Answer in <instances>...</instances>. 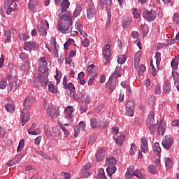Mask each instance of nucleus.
Returning a JSON list of instances; mask_svg holds the SVG:
<instances>
[{
  "label": "nucleus",
  "mask_w": 179,
  "mask_h": 179,
  "mask_svg": "<svg viewBox=\"0 0 179 179\" xmlns=\"http://www.w3.org/2000/svg\"><path fill=\"white\" fill-rule=\"evenodd\" d=\"M4 36L6 41H10V39L12 38V31L10 30L5 31Z\"/></svg>",
  "instance_id": "f704fd0d"
},
{
  "label": "nucleus",
  "mask_w": 179,
  "mask_h": 179,
  "mask_svg": "<svg viewBox=\"0 0 179 179\" xmlns=\"http://www.w3.org/2000/svg\"><path fill=\"white\" fill-rule=\"evenodd\" d=\"M154 152L155 155L160 156V153H162V148H160V144L159 143H155L154 145Z\"/></svg>",
  "instance_id": "7c9ffc66"
},
{
  "label": "nucleus",
  "mask_w": 179,
  "mask_h": 179,
  "mask_svg": "<svg viewBox=\"0 0 179 179\" xmlns=\"http://www.w3.org/2000/svg\"><path fill=\"white\" fill-rule=\"evenodd\" d=\"M61 176L64 177V178H61V179H69V178H71V174H69L68 173H65V172H62L61 173Z\"/></svg>",
  "instance_id": "69168bd1"
},
{
  "label": "nucleus",
  "mask_w": 179,
  "mask_h": 179,
  "mask_svg": "<svg viewBox=\"0 0 179 179\" xmlns=\"http://www.w3.org/2000/svg\"><path fill=\"white\" fill-rule=\"evenodd\" d=\"M79 111L80 114H83V113H86V111H87V105H86V103L80 105Z\"/></svg>",
  "instance_id": "a19ab883"
},
{
  "label": "nucleus",
  "mask_w": 179,
  "mask_h": 179,
  "mask_svg": "<svg viewBox=\"0 0 179 179\" xmlns=\"http://www.w3.org/2000/svg\"><path fill=\"white\" fill-rule=\"evenodd\" d=\"M34 96H28L24 101V107L26 108L25 110H29L31 106H33V103H34Z\"/></svg>",
  "instance_id": "dca6fc26"
},
{
  "label": "nucleus",
  "mask_w": 179,
  "mask_h": 179,
  "mask_svg": "<svg viewBox=\"0 0 179 179\" xmlns=\"http://www.w3.org/2000/svg\"><path fill=\"white\" fill-rule=\"evenodd\" d=\"M155 55L156 64L157 65H159L160 64V61H162V53H160V52H156Z\"/></svg>",
  "instance_id": "8fccbe9b"
},
{
  "label": "nucleus",
  "mask_w": 179,
  "mask_h": 179,
  "mask_svg": "<svg viewBox=\"0 0 179 179\" xmlns=\"http://www.w3.org/2000/svg\"><path fill=\"white\" fill-rule=\"evenodd\" d=\"M81 100L82 101H85V103H87L89 104V103H90V101H92V99L90 98V96H89V95H83Z\"/></svg>",
  "instance_id": "6e6d98bb"
},
{
  "label": "nucleus",
  "mask_w": 179,
  "mask_h": 179,
  "mask_svg": "<svg viewBox=\"0 0 179 179\" xmlns=\"http://www.w3.org/2000/svg\"><path fill=\"white\" fill-rule=\"evenodd\" d=\"M61 135V129L59 126H55V127H52V138L54 136H59Z\"/></svg>",
  "instance_id": "393cba45"
},
{
  "label": "nucleus",
  "mask_w": 179,
  "mask_h": 179,
  "mask_svg": "<svg viewBox=\"0 0 179 179\" xmlns=\"http://www.w3.org/2000/svg\"><path fill=\"white\" fill-rule=\"evenodd\" d=\"M36 127H37V124L33 123L30 129L28 130L29 135H40V130L38 129H36Z\"/></svg>",
  "instance_id": "a211bd4d"
},
{
  "label": "nucleus",
  "mask_w": 179,
  "mask_h": 179,
  "mask_svg": "<svg viewBox=\"0 0 179 179\" xmlns=\"http://www.w3.org/2000/svg\"><path fill=\"white\" fill-rule=\"evenodd\" d=\"M70 5H71V3H69V0H63L61 4V7H62L61 13H64V12H66Z\"/></svg>",
  "instance_id": "4be33fe9"
},
{
  "label": "nucleus",
  "mask_w": 179,
  "mask_h": 179,
  "mask_svg": "<svg viewBox=\"0 0 179 179\" xmlns=\"http://www.w3.org/2000/svg\"><path fill=\"white\" fill-rule=\"evenodd\" d=\"M142 145L141 146V150H143V153H146L148 152V139L145 138H142L141 139Z\"/></svg>",
  "instance_id": "b1692460"
},
{
  "label": "nucleus",
  "mask_w": 179,
  "mask_h": 179,
  "mask_svg": "<svg viewBox=\"0 0 179 179\" xmlns=\"http://www.w3.org/2000/svg\"><path fill=\"white\" fill-rule=\"evenodd\" d=\"M166 129V124L164 123H160L158 126L157 131L159 135H164V131Z\"/></svg>",
  "instance_id": "a878e982"
},
{
  "label": "nucleus",
  "mask_w": 179,
  "mask_h": 179,
  "mask_svg": "<svg viewBox=\"0 0 179 179\" xmlns=\"http://www.w3.org/2000/svg\"><path fill=\"white\" fill-rule=\"evenodd\" d=\"M96 179H107V176H106V173H104V169L103 168H101L99 170Z\"/></svg>",
  "instance_id": "2f4dec72"
},
{
  "label": "nucleus",
  "mask_w": 179,
  "mask_h": 179,
  "mask_svg": "<svg viewBox=\"0 0 179 179\" xmlns=\"http://www.w3.org/2000/svg\"><path fill=\"white\" fill-rule=\"evenodd\" d=\"M135 153H136V145H135L134 143H132L131 145L129 155H130V156H134V155H135Z\"/></svg>",
  "instance_id": "58836bf2"
},
{
  "label": "nucleus",
  "mask_w": 179,
  "mask_h": 179,
  "mask_svg": "<svg viewBox=\"0 0 179 179\" xmlns=\"http://www.w3.org/2000/svg\"><path fill=\"white\" fill-rule=\"evenodd\" d=\"M132 169L128 168L127 172L125 173L126 178H131L132 176H135L138 178L142 179V173L141 172V170L136 169L134 172L132 173Z\"/></svg>",
  "instance_id": "f8f14e48"
},
{
  "label": "nucleus",
  "mask_w": 179,
  "mask_h": 179,
  "mask_svg": "<svg viewBox=\"0 0 179 179\" xmlns=\"http://www.w3.org/2000/svg\"><path fill=\"white\" fill-rule=\"evenodd\" d=\"M143 17H144V19H146L148 22H153V20H155V19H156L157 17V13L155 10H145L143 12Z\"/></svg>",
  "instance_id": "39448f33"
},
{
  "label": "nucleus",
  "mask_w": 179,
  "mask_h": 179,
  "mask_svg": "<svg viewBox=\"0 0 179 179\" xmlns=\"http://www.w3.org/2000/svg\"><path fill=\"white\" fill-rule=\"evenodd\" d=\"M125 61H127V57L125 55H121L117 58V63L120 64V65L125 64Z\"/></svg>",
  "instance_id": "79ce46f5"
},
{
  "label": "nucleus",
  "mask_w": 179,
  "mask_h": 179,
  "mask_svg": "<svg viewBox=\"0 0 179 179\" xmlns=\"http://www.w3.org/2000/svg\"><path fill=\"white\" fill-rule=\"evenodd\" d=\"M134 110H135V102L132 101H127L126 104V115L133 117Z\"/></svg>",
  "instance_id": "9b49d317"
},
{
  "label": "nucleus",
  "mask_w": 179,
  "mask_h": 179,
  "mask_svg": "<svg viewBox=\"0 0 179 179\" xmlns=\"http://www.w3.org/2000/svg\"><path fill=\"white\" fill-rule=\"evenodd\" d=\"M131 19L129 18H124L123 22H122V27L124 29L128 28V26H129V24H131Z\"/></svg>",
  "instance_id": "c9c22d12"
},
{
  "label": "nucleus",
  "mask_w": 179,
  "mask_h": 179,
  "mask_svg": "<svg viewBox=\"0 0 179 179\" xmlns=\"http://www.w3.org/2000/svg\"><path fill=\"white\" fill-rule=\"evenodd\" d=\"M19 58L22 59V61H25V62H27L29 64V56L24 52L20 53L19 55Z\"/></svg>",
  "instance_id": "4c0bfd02"
},
{
  "label": "nucleus",
  "mask_w": 179,
  "mask_h": 179,
  "mask_svg": "<svg viewBox=\"0 0 179 179\" xmlns=\"http://www.w3.org/2000/svg\"><path fill=\"white\" fill-rule=\"evenodd\" d=\"M116 85H117V80H110V83L108 85V87L109 90H110L111 92H113L114 89H115Z\"/></svg>",
  "instance_id": "72a5a7b5"
},
{
  "label": "nucleus",
  "mask_w": 179,
  "mask_h": 179,
  "mask_svg": "<svg viewBox=\"0 0 179 179\" xmlns=\"http://www.w3.org/2000/svg\"><path fill=\"white\" fill-rule=\"evenodd\" d=\"M42 27H45V29H48L50 27V24H48V22L45 20H42L41 22Z\"/></svg>",
  "instance_id": "bf43d9fd"
},
{
  "label": "nucleus",
  "mask_w": 179,
  "mask_h": 179,
  "mask_svg": "<svg viewBox=\"0 0 179 179\" xmlns=\"http://www.w3.org/2000/svg\"><path fill=\"white\" fill-rule=\"evenodd\" d=\"M62 23L58 24V30L63 34L71 33L72 31V17L71 15L62 14L60 17Z\"/></svg>",
  "instance_id": "f257e3e1"
},
{
  "label": "nucleus",
  "mask_w": 179,
  "mask_h": 179,
  "mask_svg": "<svg viewBox=\"0 0 179 179\" xmlns=\"http://www.w3.org/2000/svg\"><path fill=\"white\" fill-rule=\"evenodd\" d=\"M24 50L26 51H37L38 50V43L34 41H26Z\"/></svg>",
  "instance_id": "423d86ee"
},
{
  "label": "nucleus",
  "mask_w": 179,
  "mask_h": 179,
  "mask_svg": "<svg viewBox=\"0 0 179 179\" xmlns=\"http://www.w3.org/2000/svg\"><path fill=\"white\" fill-rule=\"evenodd\" d=\"M148 103L151 107H153V106H155V103H156V98L155 97V96H150V97H149Z\"/></svg>",
  "instance_id": "09e8293b"
},
{
  "label": "nucleus",
  "mask_w": 179,
  "mask_h": 179,
  "mask_svg": "<svg viewBox=\"0 0 179 179\" xmlns=\"http://www.w3.org/2000/svg\"><path fill=\"white\" fill-rule=\"evenodd\" d=\"M164 90H165V93H166L167 94H169V93L171 92V85H170V83L169 82L165 83Z\"/></svg>",
  "instance_id": "37998d69"
},
{
  "label": "nucleus",
  "mask_w": 179,
  "mask_h": 179,
  "mask_svg": "<svg viewBox=\"0 0 179 179\" xmlns=\"http://www.w3.org/2000/svg\"><path fill=\"white\" fill-rule=\"evenodd\" d=\"M106 171L108 176H112L114 174V173H115V171H117V167H115V166H108Z\"/></svg>",
  "instance_id": "c85d7f7f"
},
{
  "label": "nucleus",
  "mask_w": 179,
  "mask_h": 179,
  "mask_svg": "<svg viewBox=\"0 0 179 179\" xmlns=\"http://www.w3.org/2000/svg\"><path fill=\"white\" fill-rule=\"evenodd\" d=\"M37 6V2L33 1V0H29V10L31 12H34L36 10V7Z\"/></svg>",
  "instance_id": "473e14b6"
},
{
  "label": "nucleus",
  "mask_w": 179,
  "mask_h": 179,
  "mask_svg": "<svg viewBox=\"0 0 179 179\" xmlns=\"http://www.w3.org/2000/svg\"><path fill=\"white\" fill-rule=\"evenodd\" d=\"M89 44H90V41L88 40L87 38H85L83 41V47H89Z\"/></svg>",
  "instance_id": "338daca9"
},
{
  "label": "nucleus",
  "mask_w": 179,
  "mask_h": 179,
  "mask_svg": "<svg viewBox=\"0 0 179 179\" xmlns=\"http://www.w3.org/2000/svg\"><path fill=\"white\" fill-rule=\"evenodd\" d=\"M38 71L39 72H50V69L47 67V60L45 57H41L38 60Z\"/></svg>",
  "instance_id": "9d476101"
},
{
  "label": "nucleus",
  "mask_w": 179,
  "mask_h": 179,
  "mask_svg": "<svg viewBox=\"0 0 179 179\" xmlns=\"http://www.w3.org/2000/svg\"><path fill=\"white\" fill-rule=\"evenodd\" d=\"M133 15H134V19H139V17H141V14L139 13V10H138V9H136V8H134Z\"/></svg>",
  "instance_id": "5fc2aeb1"
},
{
  "label": "nucleus",
  "mask_w": 179,
  "mask_h": 179,
  "mask_svg": "<svg viewBox=\"0 0 179 179\" xmlns=\"http://www.w3.org/2000/svg\"><path fill=\"white\" fill-rule=\"evenodd\" d=\"M103 62L104 64H109L111 61V50H110V45H106V48L103 50Z\"/></svg>",
  "instance_id": "0eeeda50"
},
{
  "label": "nucleus",
  "mask_w": 179,
  "mask_h": 179,
  "mask_svg": "<svg viewBox=\"0 0 179 179\" xmlns=\"http://www.w3.org/2000/svg\"><path fill=\"white\" fill-rule=\"evenodd\" d=\"M65 117L67 120H71L72 118V113H73V108L71 106L66 108L65 110Z\"/></svg>",
  "instance_id": "5701e85b"
},
{
  "label": "nucleus",
  "mask_w": 179,
  "mask_h": 179,
  "mask_svg": "<svg viewBox=\"0 0 179 179\" xmlns=\"http://www.w3.org/2000/svg\"><path fill=\"white\" fill-rule=\"evenodd\" d=\"M147 127H148L151 134H155L156 132V128H157V124H147Z\"/></svg>",
  "instance_id": "49530a36"
},
{
  "label": "nucleus",
  "mask_w": 179,
  "mask_h": 179,
  "mask_svg": "<svg viewBox=\"0 0 179 179\" xmlns=\"http://www.w3.org/2000/svg\"><path fill=\"white\" fill-rule=\"evenodd\" d=\"M121 68H116L114 73L109 78V80H114V79H118L121 78Z\"/></svg>",
  "instance_id": "6ab92c4d"
},
{
  "label": "nucleus",
  "mask_w": 179,
  "mask_h": 179,
  "mask_svg": "<svg viewBox=\"0 0 179 179\" xmlns=\"http://www.w3.org/2000/svg\"><path fill=\"white\" fill-rule=\"evenodd\" d=\"M20 118L23 126H24V124H26V122H29V121L30 120V115H29V112H27V109H23L22 110Z\"/></svg>",
  "instance_id": "2eb2a0df"
},
{
  "label": "nucleus",
  "mask_w": 179,
  "mask_h": 179,
  "mask_svg": "<svg viewBox=\"0 0 179 179\" xmlns=\"http://www.w3.org/2000/svg\"><path fill=\"white\" fill-rule=\"evenodd\" d=\"M48 90L49 92H51V93L58 92V90H57V88H55V86H54L53 84H51V83H50V84L48 85Z\"/></svg>",
  "instance_id": "a18cd8bd"
},
{
  "label": "nucleus",
  "mask_w": 179,
  "mask_h": 179,
  "mask_svg": "<svg viewBox=\"0 0 179 179\" xmlns=\"http://www.w3.org/2000/svg\"><path fill=\"white\" fill-rule=\"evenodd\" d=\"M106 166H115L117 164V159L115 158L112 157V158H106Z\"/></svg>",
  "instance_id": "bb28decb"
},
{
  "label": "nucleus",
  "mask_w": 179,
  "mask_h": 179,
  "mask_svg": "<svg viewBox=\"0 0 179 179\" xmlns=\"http://www.w3.org/2000/svg\"><path fill=\"white\" fill-rule=\"evenodd\" d=\"M173 22L176 24H178L179 23V15L177 14V13H175L174 14V16H173Z\"/></svg>",
  "instance_id": "774afa93"
},
{
  "label": "nucleus",
  "mask_w": 179,
  "mask_h": 179,
  "mask_svg": "<svg viewBox=\"0 0 179 179\" xmlns=\"http://www.w3.org/2000/svg\"><path fill=\"white\" fill-rule=\"evenodd\" d=\"M47 114L51 117V118H57L59 117V110L55 106H50L47 108Z\"/></svg>",
  "instance_id": "6e6552de"
},
{
  "label": "nucleus",
  "mask_w": 179,
  "mask_h": 179,
  "mask_svg": "<svg viewBox=\"0 0 179 179\" xmlns=\"http://www.w3.org/2000/svg\"><path fill=\"white\" fill-rule=\"evenodd\" d=\"M52 128L53 127H51L49 124H45L44 127L45 135H46L48 139L52 138Z\"/></svg>",
  "instance_id": "f3484780"
},
{
  "label": "nucleus",
  "mask_w": 179,
  "mask_h": 179,
  "mask_svg": "<svg viewBox=\"0 0 179 179\" xmlns=\"http://www.w3.org/2000/svg\"><path fill=\"white\" fill-rule=\"evenodd\" d=\"M19 2V0H5L3 3V8L6 10V15H10L12 12H15L16 10V3Z\"/></svg>",
  "instance_id": "20e7f679"
},
{
  "label": "nucleus",
  "mask_w": 179,
  "mask_h": 179,
  "mask_svg": "<svg viewBox=\"0 0 179 179\" xmlns=\"http://www.w3.org/2000/svg\"><path fill=\"white\" fill-rule=\"evenodd\" d=\"M90 126L92 128H97V127H103V124L100 123V120L92 117L90 119Z\"/></svg>",
  "instance_id": "412c9836"
},
{
  "label": "nucleus",
  "mask_w": 179,
  "mask_h": 179,
  "mask_svg": "<svg viewBox=\"0 0 179 179\" xmlns=\"http://www.w3.org/2000/svg\"><path fill=\"white\" fill-rule=\"evenodd\" d=\"M5 107L6 110L9 113H13V111H15V106H13V104L8 103L6 105Z\"/></svg>",
  "instance_id": "de8ad7c7"
},
{
  "label": "nucleus",
  "mask_w": 179,
  "mask_h": 179,
  "mask_svg": "<svg viewBox=\"0 0 179 179\" xmlns=\"http://www.w3.org/2000/svg\"><path fill=\"white\" fill-rule=\"evenodd\" d=\"M171 66L173 68V69H177V68H178V59H173L171 61Z\"/></svg>",
  "instance_id": "e433bc0d"
},
{
  "label": "nucleus",
  "mask_w": 179,
  "mask_h": 179,
  "mask_svg": "<svg viewBox=\"0 0 179 179\" xmlns=\"http://www.w3.org/2000/svg\"><path fill=\"white\" fill-rule=\"evenodd\" d=\"M80 12H82V7L77 6L73 13V17H78V16H79V15H80Z\"/></svg>",
  "instance_id": "c03bdc74"
},
{
  "label": "nucleus",
  "mask_w": 179,
  "mask_h": 179,
  "mask_svg": "<svg viewBox=\"0 0 179 179\" xmlns=\"http://www.w3.org/2000/svg\"><path fill=\"white\" fill-rule=\"evenodd\" d=\"M81 176L83 178H85V177H89V176H90V173L89 172V171L83 169L81 171Z\"/></svg>",
  "instance_id": "0e129e2a"
},
{
  "label": "nucleus",
  "mask_w": 179,
  "mask_h": 179,
  "mask_svg": "<svg viewBox=\"0 0 179 179\" xmlns=\"http://www.w3.org/2000/svg\"><path fill=\"white\" fill-rule=\"evenodd\" d=\"M40 73H35L34 78L35 80L39 82L43 89H46L47 85H48V76H50V71H39Z\"/></svg>",
  "instance_id": "7ed1b4c3"
},
{
  "label": "nucleus",
  "mask_w": 179,
  "mask_h": 179,
  "mask_svg": "<svg viewBox=\"0 0 179 179\" xmlns=\"http://www.w3.org/2000/svg\"><path fill=\"white\" fill-rule=\"evenodd\" d=\"M159 121L155 120V113L153 111L149 113L148 117L146 120L147 125H157Z\"/></svg>",
  "instance_id": "4468645a"
},
{
  "label": "nucleus",
  "mask_w": 179,
  "mask_h": 179,
  "mask_svg": "<svg viewBox=\"0 0 179 179\" xmlns=\"http://www.w3.org/2000/svg\"><path fill=\"white\" fill-rule=\"evenodd\" d=\"M72 41H73V39H68L66 43H64V48L66 50H68L69 48V45H71V44H72Z\"/></svg>",
  "instance_id": "052dcab7"
},
{
  "label": "nucleus",
  "mask_w": 179,
  "mask_h": 179,
  "mask_svg": "<svg viewBox=\"0 0 179 179\" xmlns=\"http://www.w3.org/2000/svg\"><path fill=\"white\" fill-rule=\"evenodd\" d=\"M173 143L174 141L173 140V138H171V136H166L162 140V145L164 149L169 150Z\"/></svg>",
  "instance_id": "1a4fd4ad"
},
{
  "label": "nucleus",
  "mask_w": 179,
  "mask_h": 179,
  "mask_svg": "<svg viewBox=\"0 0 179 179\" xmlns=\"http://www.w3.org/2000/svg\"><path fill=\"white\" fill-rule=\"evenodd\" d=\"M96 162H103L104 158L106 157V150L103 149V148H100L95 155Z\"/></svg>",
  "instance_id": "ddd939ff"
},
{
  "label": "nucleus",
  "mask_w": 179,
  "mask_h": 179,
  "mask_svg": "<svg viewBox=\"0 0 179 179\" xmlns=\"http://www.w3.org/2000/svg\"><path fill=\"white\" fill-rule=\"evenodd\" d=\"M87 16L88 19H92L94 16V14L93 13V10H92L91 8L87 9Z\"/></svg>",
  "instance_id": "4d7b16f0"
},
{
  "label": "nucleus",
  "mask_w": 179,
  "mask_h": 179,
  "mask_svg": "<svg viewBox=\"0 0 179 179\" xmlns=\"http://www.w3.org/2000/svg\"><path fill=\"white\" fill-rule=\"evenodd\" d=\"M75 27L77 29L78 31H80L81 30H83V25L80 24L79 22H76L75 24Z\"/></svg>",
  "instance_id": "e2e57ef3"
},
{
  "label": "nucleus",
  "mask_w": 179,
  "mask_h": 179,
  "mask_svg": "<svg viewBox=\"0 0 179 179\" xmlns=\"http://www.w3.org/2000/svg\"><path fill=\"white\" fill-rule=\"evenodd\" d=\"M96 140H97V136L94 134L91 135L90 138V141L88 142V145H93V143H94V142H96Z\"/></svg>",
  "instance_id": "3c124183"
},
{
  "label": "nucleus",
  "mask_w": 179,
  "mask_h": 179,
  "mask_svg": "<svg viewBox=\"0 0 179 179\" xmlns=\"http://www.w3.org/2000/svg\"><path fill=\"white\" fill-rule=\"evenodd\" d=\"M145 71H146V66L142 64L138 69V75H141V76L145 73Z\"/></svg>",
  "instance_id": "13d9d810"
},
{
  "label": "nucleus",
  "mask_w": 179,
  "mask_h": 179,
  "mask_svg": "<svg viewBox=\"0 0 179 179\" xmlns=\"http://www.w3.org/2000/svg\"><path fill=\"white\" fill-rule=\"evenodd\" d=\"M141 30L143 36H146L147 33L149 31L147 25H141Z\"/></svg>",
  "instance_id": "680f3d73"
},
{
  "label": "nucleus",
  "mask_w": 179,
  "mask_h": 179,
  "mask_svg": "<svg viewBox=\"0 0 179 179\" xmlns=\"http://www.w3.org/2000/svg\"><path fill=\"white\" fill-rule=\"evenodd\" d=\"M63 88L66 90H69L71 97H73L75 100H82L83 99V94H82L81 92L78 91L75 93V85L72 83H68V78H66V76H64L63 78Z\"/></svg>",
  "instance_id": "f03ea898"
},
{
  "label": "nucleus",
  "mask_w": 179,
  "mask_h": 179,
  "mask_svg": "<svg viewBox=\"0 0 179 179\" xmlns=\"http://www.w3.org/2000/svg\"><path fill=\"white\" fill-rule=\"evenodd\" d=\"M37 29L38 30V32L40 33L41 36H47V29L44 28L41 24L37 25Z\"/></svg>",
  "instance_id": "c756f323"
},
{
  "label": "nucleus",
  "mask_w": 179,
  "mask_h": 179,
  "mask_svg": "<svg viewBox=\"0 0 179 179\" xmlns=\"http://www.w3.org/2000/svg\"><path fill=\"white\" fill-rule=\"evenodd\" d=\"M17 158H15L14 159L10 160L8 162L6 163L7 166H15V164H17L19 163V160H17Z\"/></svg>",
  "instance_id": "603ef678"
},
{
  "label": "nucleus",
  "mask_w": 179,
  "mask_h": 179,
  "mask_svg": "<svg viewBox=\"0 0 179 179\" xmlns=\"http://www.w3.org/2000/svg\"><path fill=\"white\" fill-rule=\"evenodd\" d=\"M141 55H142V52L138 51L134 55V68L138 69L139 66V61H141Z\"/></svg>",
  "instance_id": "aec40b11"
},
{
  "label": "nucleus",
  "mask_w": 179,
  "mask_h": 179,
  "mask_svg": "<svg viewBox=\"0 0 179 179\" xmlns=\"http://www.w3.org/2000/svg\"><path fill=\"white\" fill-rule=\"evenodd\" d=\"M87 71L89 75L97 73L96 72V66H94V64H91V65L88 66L87 68Z\"/></svg>",
  "instance_id": "cd10ccee"
},
{
  "label": "nucleus",
  "mask_w": 179,
  "mask_h": 179,
  "mask_svg": "<svg viewBox=\"0 0 179 179\" xmlns=\"http://www.w3.org/2000/svg\"><path fill=\"white\" fill-rule=\"evenodd\" d=\"M165 166L166 169H171V167H173V161L170 158H166L165 161Z\"/></svg>",
  "instance_id": "ea45409f"
},
{
  "label": "nucleus",
  "mask_w": 179,
  "mask_h": 179,
  "mask_svg": "<svg viewBox=\"0 0 179 179\" xmlns=\"http://www.w3.org/2000/svg\"><path fill=\"white\" fill-rule=\"evenodd\" d=\"M172 76L174 80V85H179V75L178 73L174 74V73H172Z\"/></svg>",
  "instance_id": "864d4df0"
}]
</instances>
